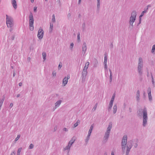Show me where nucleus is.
<instances>
[{
    "label": "nucleus",
    "mask_w": 155,
    "mask_h": 155,
    "mask_svg": "<svg viewBox=\"0 0 155 155\" xmlns=\"http://www.w3.org/2000/svg\"><path fill=\"white\" fill-rule=\"evenodd\" d=\"M127 141V136L126 135H125L123 136L121 141L122 149L123 151H124L125 150Z\"/></svg>",
    "instance_id": "6"
},
{
    "label": "nucleus",
    "mask_w": 155,
    "mask_h": 155,
    "mask_svg": "<svg viewBox=\"0 0 155 155\" xmlns=\"http://www.w3.org/2000/svg\"><path fill=\"white\" fill-rule=\"evenodd\" d=\"M11 155H15V153L14 152L11 153Z\"/></svg>",
    "instance_id": "56"
},
{
    "label": "nucleus",
    "mask_w": 155,
    "mask_h": 155,
    "mask_svg": "<svg viewBox=\"0 0 155 155\" xmlns=\"http://www.w3.org/2000/svg\"><path fill=\"white\" fill-rule=\"evenodd\" d=\"M44 31L41 28L39 29L38 34V37L39 39L42 38L44 35Z\"/></svg>",
    "instance_id": "8"
},
{
    "label": "nucleus",
    "mask_w": 155,
    "mask_h": 155,
    "mask_svg": "<svg viewBox=\"0 0 155 155\" xmlns=\"http://www.w3.org/2000/svg\"><path fill=\"white\" fill-rule=\"evenodd\" d=\"M71 147L68 144V145H67V146H66L64 148V150H69L70 149V147Z\"/></svg>",
    "instance_id": "28"
},
{
    "label": "nucleus",
    "mask_w": 155,
    "mask_h": 155,
    "mask_svg": "<svg viewBox=\"0 0 155 155\" xmlns=\"http://www.w3.org/2000/svg\"><path fill=\"white\" fill-rule=\"evenodd\" d=\"M42 57L43 59V61H44L45 60L46 58V54L45 52H43L42 53Z\"/></svg>",
    "instance_id": "22"
},
{
    "label": "nucleus",
    "mask_w": 155,
    "mask_h": 155,
    "mask_svg": "<svg viewBox=\"0 0 155 155\" xmlns=\"http://www.w3.org/2000/svg\"><path fill=\"white\" fill-rule=\"evenodd\" d=\"M80 122V120H78L77 121V122L74 124V127H77L78 125V123H79Z\"/></svg>",
    "instance_id": "31"
},
{
    "label": "nucleus",
    "mask_w": 155,
    "mask_h": 155,
    "mask_svg": "<svg viewBox=\"0 0 155 155\" xmlns=\"http://www.w3.org/2000/svg\"><path fill=\"white\" fill-rule=\"evenodd\" d=\"M13 76L14 77L15 75V70H13Z\"/></svg>",
    "instance_id": "48"
},
{
    "label": "nucleus",
    "mask_w": 155,
    "mask_h": 155,
    "mask_svg": "<svg viewBox=\"0 0 155 155\" xmlns=\"http://www.w3.org/2000/svg\"><path fill=\"white\" fill-rule=\"evenodd\" d=\"M82 28L83 31H84L85 29V23H84L82 25Z\"/></svg>",
    "instance_id": "30"
},
{
    "label": "nucleus",
    "mask_w": 155,
    "mask_h": 155,
    "mask_svg": "<svg viewBox=\"0 0 155 155\" xmlns=\"http://www.w3.org/2000/svg\"><path fill=\"white\" fill-rule=\"evenodd\" d=\"M34 147V145L33 144H31L30 145V146H29L28 148L29 149H32Z\"/></svg>",
    "instance_id": "38"
},
{
    "label": "nucleus",
    "mask_w": 155,
    "mask_h": 155,
    "mask_svg": "<svg viewBox=\"0 0 155 155\" xmlns=\"http://www.w3.org/2000/svg\"><path fill=\"white\" fill-rule=\"evenodd\" d=\"M93 128H94L93 125L92 124L91 126L90 127V129L88 131V134L91 135V134L92 133V130H93Z\"/></svg>",
    "instance_id": "19"
},
{
    "label": "nucleus",
    "mask_w": 155,
    "mask_h": 155,
    "mask_svg": "<svg viewBox=\"0 0 155 155\" xmlns=\"http://www.w3.org/2000/svg\"><path fill=\"white\" fill-rule=\"evenodd\" d=\"M89 64V62L87 61L86 62L85 65L88 67Z\"/></svg>",
    "instance_id": "45"
},
{
    "label": "nucleus",
    "mask_w": 155,
    "mask_h": 155,
    "mask_svg": "<svg viewBox=\"0 0 155 155\" xmlns=\"http://www.w3.org/2000/svg\"><path fill=\"white\" fill-rule=\"evenodd\" d=\"M70 78V76L69 74L67 75V77H65L63 80L62 85L63 86H64L67 84L68 79Z\"/></svg>",
    "instance_id": "9"
},
{
    "label": "nucleus",
    "mask_w": 155,
    "mask_h": 155,
    "mask_svg": "<svg viewBox=\"0 0 155 155\" xmlns=\"http://www.w3.org/2000/svg\"><path fill=\"white\" fill-rule=\"evenodd\" d=\"M14 38H15V37L14 36H13L12 37V40H14Z\"/></svg>",
    "instance_id": "60"
},
{
    "label": "nucleus",
    "mask_w": 155,
    "mask_h": 155,
    "mask_svg": "<svg viewBox=\"0 0 155 155\" xmlns=\"http://www.w3.org/2000/svg\"><path fill=\"white\" fill-rule=\"evenodd\" d=\"M137 16V12L135 11H134L131 13V16L130 17L129 21L134 22L136 20Z\"/></svg>",
    "instance_id": "7"
},
{
    "label": "nucleus",
    "mask_w": 155,
    "mask_h": 155,
    "mask_svg": "<svg viewBox=\"0 0 155 155\" xmlns=\"http://www.w3.org/2000/svg\"><path fill=\"white\" fill-rule=\"evenodd\" d=\"M63 130L64 131H68L67 129L66 128H64L63 129Z\"/></svg>",
    "instance_id": "49"
},
{
    "label": "nucleus",
    "mask_w": 155,
    "mask_h": 155,
    "mask_svg": "<svg viewBox=\"0 0 155 155\" xmlns=\"http://www.w3.org/2000/svg\"><path fill=\"white\" fill-rule=\"evenodd\" d=\"M74 44L73 43H72L71 44L70 46V48L71 49V50L72 49V48H73L74 47Z\"/></svg>",
    "instance_id": "41"
},
{
    "label": "nucleus",
    "mask_w": 155,
    "mask_h": 155,
    "mask_svg": "<svg viewBox=\"0 0 155 155\" xmlns=\"http://www.w3.org/2000/svg\"><path fill=\"white\" fill-rule=\"evenodd\" d=\"M151 78H152V83L153 84V85H154V79H153V75L151 73Z\"/></svg>",
    "instance_id": "40"
},
{
    "label": "nucleus",
    "mask_w": 155,
    "mask_h": 155,
    "mask_svg": "<svg viewBox=\"0 0 155 155\" xmlns=\"http://www.w3.org/2000/svg\"><path fill=\"white\" fill-rule=\"evenodd\" d=\"M6 24L8 28H11L14 25V22L13 19L12 18L9 16H8L7 15H6Z\"/></svg>",
    "instance_id": "4"
},
{
    "label": "nucleus",
    "mask_w": 155,
    "mask_h": 155,
    "mask_svg": "<svg viewBox=\"0 0 155 155\" xmlns=\"http://www.w3.org/2000/svg\"><path fill=\"white\" fill-rule=\"evenodd\" d=\"M76 140V137H72L71 140L69 141L68 144L70 145L71 147V146L72 144L74 143Z\"/></svg>",
    "instance_id": "13"
},
{
    "label": "nucleus",
    "mask_w": 155,
    "mask_h": 155,
    "mask_svg": "<svg viewBox=\"0 0 155 155\" xmlns=\"http://www.w3.org/2000/svg\"><path fill=\"white\" fill-rule=\"evenodd\" d=\"M104 68L105 69V70L106 71H107V64H104Z\"/></svg>",
    "instance_id": "37"
},
{
    "label": "nucleus",
    "mask_w": 155,
    "mask_h": 155,
    "mask_svg": "<svg viewBox=\"0 0 155 155\" xmlns=\"http://www.w3.org/2000/svg\"><path fill=\"white\" fill-rule=\"evenodd\" d=\"M21 148H19L18 149V151H17V155H19L20 154V153L21 151Z\"/></svg>",
    "instance_id": "36"
},
{
    "label": "nucleus",
    "mask_w": 155,
    "mask_h": 155,
    "mask_svg": "<svg viewBox=\"0 0 155 155\" xmlns=\"http://www.w3.org/2000/svg\"><path fill=\"white\" fill-rule=\"evenodd\" d=\"M110 46L111 48H113V45L112 44V43H111L110 45Z\"/></svg>",
    "instance_id": "63"
},
{
    "label": "nucleus",
    "mask_w": 155,
    "mask_h": 155,
    "mask_svg": "<svg viewBox=\"0 0 155 155\" xmlns=\"http://www.w3.org/2000/svg\"><path fill=\"white\" fill-rule=\"evenodd\" d=\"M143 63L142 58L140 57L138 59V63L137 68L138 73L140 75H142L143 74Z\"/></svg>",
    "instance_id": "1"
},
{
    "label": "nucleus",
    "mask_w": 155,
    "mask_h": 155,
    "mask_svg": "<svg viewBox=\"0 0 155 155\" xmlns=\"http://www.w3.org/2000/svg\"><path fill=\"white\" fill-rule=\"evenodd\" d=\"M80 33L78 32L77 35V40L78 41H80Z\"/></svg>",
    "instance_id": "33"
},
{
    "label": "nucleus",
    "mask_w": 155,
    "mask_h": 155,
    "mask_svg": "<svg viewBox=\"0 0 155 155\" xmlns=\"http://www.w3.org/2000/svg\"><path fill=\"white\" fill-rule=\"evenodd\" d=\"M100 1H97V10H99L100 9Z\"/></svg>",
    "instance_id": "27"
},
{
    "label": "nucleus",
    "mask_w": 155,
    "mask_h": 155,
    "mask_svg": "<svg viewBox=\"0 0 155 155\" xmlns=\"http://www.w3.org/2000/svg\"><path fill=\"white\" fill-rule=\"evenodd\" d=\"M137 143L135 144V145H134V147L135 148H137Z\"/></svg>",
    "instance_id": "52"
},
{
    "label": "nucleus",
    "mask_w": 155,
    "mask_h": 155,
    "mask_svg": "<svg viewBox=\"0 0 155 155\" xmlns=\"http://www.w3.org/2000/svg\"><path fill=\"white\" fill-rule=\"evenodd\" d=\"M62 102V101L60 100L58 101L55 104V109L58 107Z\"/></svg>",
    "instance_id": "15"
},
{
    "label": "nucleus",
    "mask_w": 155,
    "mask_h": 155,
    "mask_svg": "<svg viewBox=\"0 0 155 155\" xmlns=\"http://www.w3.org/2000/svg\"><path fill=\"white\" fill-rule=\"evenodd\" d=\"M155 50V45H153L152 47V49L151 50V52L152 53H153Z\"/></svg>",
    "instance_id": "34"
},
{
    "label": "nucleus",
    "mask_w": 155,
    "mask_h": 155,
    "mask_svg": "<svg viewBox=\"0 0 155 155\" xmlns=\"http://www.w3.org/2000/svg\"><path fill=\"white\" fill-rule=\"evenodd\" d=\"M133 23H134V22H133L129 21V23H130V25H131V26H132V27H133Z\"/></svg>",
    "instance_id": "46"
},
{
    "label": "nucleus",
    "mask_w": 155,
    "mask_h": 155,
    "mask_svg": "<svg viewBox=\"0 0 155 155\" xmlns=\"http://www.w3.org/2000/svg\"><path fill=\"white\" fill-rule=\"evenodd\" d=\"M62 67V63L61 62H60L58 66V69L60 70L61 67Z\"/></svg>",
    "instance_id": "35"
},
{
    "label": "nucleus",
    "mask_w": 155,
    "mask_h": 155,
    "mask_svg": "<svg viewBox=\"0 0 155 155\" xmlns=\"http://www.w3.org/2000/svg\"><path fill=\"white\" fill-rule=\"evenodd\" d=\"M140 91L139 90H138L137 92V97H138L139 96Z\"/></svg>",
    "instance_id": "44"
},
{
    "label": "nucleus",
    "mask_w": 155,
    "mask_h": 155,
    "mask_svg": "<svg viewBox=\"0 0 155 155\" xmlns=\"http://www.w3.org/2000/svg\"><path fill=\"white\" fill-rule=\"evenodd\" d=\"M112 123H110L104 137V139L103 141V142L104 143H106L110 135V132L112 127Z\"/></svg>",
    "instance_id": "2"
},
{
    "label": "nucleus",
    "mask_w": 155,
    "mask_h": 155,
    "mask_svg": "<svg viewBox=\"0 0 155 155\" xmlns=\"http://www.w3.org/2000/svg\"><path fill=\"white\" fill-rule=\"evenodd\" d=\"M148 9V8H147L146 10H145L144 11H143L142 12L141 15H140V17H142L143 15H144V14L146 13L147 12V10Z\"/></svg>",
    "instance_id": "21"
},
{
    "label": "nucleus",
    "mask_w": 155,
    "mask_h": 155,
    "mask_svg": "<svg viewBox=\"0 0 155 155\" xmlns=\"http://www.w3.org/2000/svg\"><path fill=\"white\" fill-rule=\"evenodd\" d=\"M114 97H112L110 101L109 104V106L108 107V111H109L111 110V108H112V106L113 105V103L114 100Z\"/></svg>",
    "instance_id": "11"
},
{
    "label": "nucleus",
    "mask_w": 155,
    "mask_h": 155,
    "mask_svg": "<svg viewBox=\"0 0 155 155\" xmlns=\"http://www.w3.org/2000/svg\"><path fill=\"white\" fill-rule=\"evenodd\" d=\"M90 136L91 135L88 134L87 137V138L85 140V142L86 144L87 143L88 141L90 138Z\"/></svg>",
    "instance_id": "24"
},
{
    "label": "nucleus",
    "mask_w": 155,
    "mask_h": 155,
    "mask_svg": "<svg viewBox=\"0 0 155 155\" xmlns=\"http://www.w3.org/2000/svg\"><path fill=\"white\" fill-rule=\"evenodd\" d=\"M88 67L87 66H86L85 65L84 68V69L83 70H84L87 71V70L88 68Z\"/></svg>",
    "instance_id": "42"
},
{
    "label": "nucleus",
    "mask_w": 155,
    "mask_h": 155,
    "mask_svg": "<svg viewBox=\"0 0 155 155\" xmlns=\"http://www.w3.org/2000/svg\"><path fill=\"white\" fill-rule=\"evenodd\" d=\"M87 74V71H86L83 70L82 72V75H81V80L82 82H84V81L86 76Z\"/></svg>",
    "instance_id": "10"
},
{
    "label": "nucleus",
    "mask_w": 155,
    "mask_h": 155,
    "mask_svg": "<svg viewBox=\"0 0 155 155\" xmlns=\"http://www.w3.org/2000/svg\"><path fill=\"white\" fill-rule=\"evenodd\" d=\"M22 83L21 82H20L19 83V86L21 87L22 86Z\"/></svg>",
    "instance_id": "54"
},
{
    "label": "nucleus",
    "mask_w": 155,
    "mask_h": 155,
    "mask_svg": "<svg viewBox=\"0 0 155 155\" xmlns=\"http://www.w3.org/2000/svg\"><path fill=\"white\" fill-rule=\"evenodd\" d=\"M143 113V126L145 127L146 126L147 124L148 120L147 114V109L146 107H144L142 111Z\"/></svg>",
    "instance_id": "3"
},
{
    "label": "nucleus",
    "mask_w": 155,
    "mask_h": 155,
    "mask_svg": "<svg viewBox=\"0 0 155 155\" xmlns=\"http://www.w3.org/2000/svg\"><path fill=\"white\" fill-rule=\"evenodd\" d=\"M107 55L105 54L104 64H107Z\"/></svg>",
    "instance_id": "26"
},
{
    "label": "nucleus",
    "mask_w": 155,
    "mask_h": 155,
    "mask_svg": "<svg viewBox=\"0 0 155 155\" xmlns=\"http://www.w3.org/2000/svg\"><path fill=\"white\" fill-rule=\"evenodd\" d=\"M37 7H35L34 8V11L35 12H36L37 11Z\"/></svg>",
    "instance_id": "47"
},
{
    "label": "nucleus",
    "mask_w": 155,
    "mask_h": 155,
    "mask_svg": "<svg viewBox=\"0 0 155 155\" xmlns=\"http://www.w3.org/2000/svg\"><path fill=\"white\" fill-rule=\"evenodd\" d=\"M52 74L53 76H56V72L55 71L52 72Z\"/></svg>",
    "instance_id": "43"
},
{
    "label": "nucleus",
    "mask_w": 155,
    "mask_h": 155,
    "mask_svg": "<svg viewBox=\"0 0 155 155\" xmlns=\"http://www.w3.org/2000/svg\"><path fill=\"white\" fill-rule=\"evenodd\" d=\"M126 155H128L129 154V153L130 151V149L131 148H130L128 147H126Z\"/></svg>",
    "instance_id": "23"
},
{
    "label": "nucleus",
    "mask_w": 155,
    "mask_h": 155,
    "mask_svg": "<svg viewBox=\"0 0 155 155\" xmlns=\"http://www.w3.org/2000/svg\"><path fill=\"white\" fill-rule=\"evenodd\" d=\"M109 72L110 73V79H109V81L110 82H111L112 81L113 76L112 74V72L111 69H109Z\"/></svg>",
    "instance_id": "16"
},
{
    "label": "nucleus",
    "mask_w": 155,
    "mask_h": 155,
    "mask_svg": "<svg viewBox=\"0 0 155 155\" xmlns=\"http://www.w3.org/2000/svg\"><path fill=\"white\" fill-rule=\"evenodd\" d=\"M115 93H114V94L113 95V96H112V97H115Z\"/></svg>",
    "instance_id": "62"
},
{
    "label": "nucleus",
    "mask_w": 155,
    "mask_h": 155,
    "mask_svg": "<svg viewBox=\"0 0 155 155\" xmlns=\"http://www.w3.org/2000/svg\"><path fill=\"white\" fill-rule=\"evenodd\" d=\"M111 155H114V153L113 152H112L111 153Z\"/></svg>",
    "instance_id": "64"
},
{
    "label": "nucleus",
    "mask_w": 155,
    "mask_h": 155,
    "mask_svg": "<svg viewBox=\"0 0 155 155\" xmlns=\"http://www.w3.org/2000/svg\"><path fill=\"white\" fill-rule=\"evenodd\" d=\"M71 16V15L70 13H68V17H70Z\"/></svg>",
    "instance_id": "59"
},
{
    "label": "nucleus",
    "mask_w": 155,
    "mask_h": 155,
    "mask_svg": "<svg viewBox=\"0 0 155 155\" xmlns=\"http://www.w3.org/2000/svg\"><path fill=\"white\" fill-rule=\"evenodd\" d=\"M20 135H18L17 136V137L15 139V141H17L20 138Z\"/></svg>",
    "instance_id": "39"
},
{
    "label": "nucleus",
    "mask_w": 155,
    "mask_h": 155,
    "mask_svg": "<svg viewBox=\"0 0 155 155\" xmlns=\"http://www.w3.org/2000/svg\"><path fill=\"white\" fill-rule=\"evenodd\" d=\"M13 106V104L12 103H11L10 104L9 107H11V108Z\"/></svg>",
    "instance_id": "50"
},
{
    "label": "nucleus",
    "mask_w": 155,
    "mask_h": 155,
    "mask_svg": "<svg viewBox=\"0 0 155 155\" xmlns=\"http://www.w3.org/2000/svg\"><path fill=\"white\" fill-rule=\"evenodd\" d=\"M141 17L140 18L139 17V22L140 23H141Z\"/></svg>",
    "instance_id": "55"
},
{
    "label": "nucleus",
    "mask_w": 155,
    "mask_h": 155,
    "mask_svg": "<svg viewBox=\"0 0 155 155\" xmlns=\"http://www.w3.org/2000/svg\"><path fill=\"white\" fill-rule=\"evenodd\" d=\"M149 100L150 101H151L152 100V97H149Z\"/></svg>",
    "instance_id": "51"
},
{
    "label": "nucleus",
    "mask_w": 155,
    "mask_h": 155,
    "mask_svg": "<svg viewBox=\"0 0 155 155\" xmlns=\"http://www.w3.org/2000/svg\"><path fill=\"white\" fill-rule=\"evenodd\" d=\"M29 18V28L31 31H32L34 28L33 26L34 19L32 13L31 12L30 13Z\"/></svg>",
    "instance_id": "5"
},
{
    "label": "nucleus",
    "mask_w": 155,
    "mask_h": 155,
    "mask_svg": "<svg viewBox=\"0 0 155 155\" xmlns=\"http://www.w3.org/2000/svg\"><path fill=\"white\" fill-rule=\"evenodd\" d=\"M137 114H138V115L140 114V110H139V111H137Z\"/></svg>",
    "instance_id": "61"
},
{
    "label": "nucleus",
    "mask_w": 155,
    "mask_h": 155,
    "mask_svg": "<svg viewBox=\"0 0 155 155\" xmlns=\"http://www.w3.org/2000/svg\"><path fill=\"white\" fill-rule=\"evenodd\" d=\"M81 0H78V4H81Z\"/></svg>",
    "instance_id": "57"
},
{
    "label": "nucleus",
    "mask_w": 155,
    "mask_h": 155,
    "mask_svg": "<svg viewBox=\"0 0 155 155\" xmlns=\"http://www.w3.org/2000/svg\"><path fill=\"white\" fill-rule=\"evenodd\" d=\"M12 3L15 9H16L17 7L16 2L15 0H12Z\"/></svg>",
    "instance_id": "14"
},
{
    "label": "nucleus",
    "mask_w": 155,
    "mask_h": 155,
    "mask_svg": "<svg viewBox=\"0 0 155 155\" xmlns=\"http://www.w3.org/2000/svg\"><path fill=\"white\" fill-rule=\"evenodd\" d=\"M50 29L51 30H50V32H51L53 29V24L51 22H50Z\"/></svg>",
    "instance_id": "25"
},
{
    "label": "nucleus",
    "mask_w": 155,
    "mask_h": 155,
    "mask_svg": "<svg viewBox=\"0 0 155 155\" xmlns=\"http://www.w3.org/2000/svg\"><path fill=\"white\" fill-rule=\"evenodd\" d=\"M87 49V47L86 43L85 42L83 43L82 47L83 53L84 54H85V52Z\"/></svg>",
    "instance_id": "12"
},
{
    "label": "nucleus",
    "mask_w": 155,
    "mask_h": 155,
    "mask_svg": "<svg viewBox=\"0 0 155 155\" xmlns=\"http://www.w3.org/2000/svg\"><path fill=\"white\" fill-rule=\"evenodd\" d=\"M133 145L132 143V142L130 141H128L127 143L126 147H128L130 148H131Z\"/></svg>",
    "instance_id": "17"
},
{
    "label": "nucleus",
    "mask_w": 155,
    "mask_h": 155,
    "mask_svg": "<svg viewBox=\"0 0 155 155\" xmlns=\"http://www.w3.org/2000/svg\"><path fill=\"white\" fill-rule=\"evenodd\" d=\"M52 21L53 22H55V16L54 14L52 15Z\"/></svg>",
    "instance_id": "29"
},
{
    "label": "nucleus",
    "mask_w": 155,
    "mask_h": 155,
    "mask_svg": "<svg viewBox=\"0 0 155 155\" xmlns=\"http://www.w3.org/2000/svg\"><path fill=\"white\" fill-rule=\"evenodd\" d=\"M129 111L130 112H131L132 111V109L130 107L129 108Z\"/></svg>",
    "instance_id": "58"
},
{
    "label": "nucleus",
    "mask_w": 155,
    "mask_h": 155,
    "mask_svg": "<svg viewBox=\"0 0 155 155\" xmlns=\"http://www.w3.org/2000/svg\"><path fill=\"white\" fill-rule=\"evenodd\" d=\"M97 103L95 105L94 107H93V108L92 109V110H93V111H95L96 110V109L97 107Z\"/></svg>",
    "instance_id": "32"
},
{
    "label": "nucleus",
    "mask_w": 155,
    "mask_h": 155,
    "mask_svg": "<svg viewBox=\"0 0 155 155\" xmlns=\"http://www.w3.org/2000/svg\"><path fill=\"white\" fill-rule=\"evenodd\" d=\"M57 127H55L54 128V131H55L56 130H57Z\"/></svg>",
    "instance_id": "53"
},
{
    "label": "nucleus",
    "mask_w": 155,
    "mask_h": 155,
    "mask_svg": "<svg viewBox=\"0 0 155 155\" xmlns=\"http://www.w3.org/2000/svg\"><path fill=\"white\" fill-rule=\"evenodd\" d=\"M117 106L116 104H115L114 105L113 107V112L114 114H115L117 111Z\"/></svg>",
    "instance_id": "20"
},
{
    "label": "nucleus",
    "mask_w": 155,
    "mask_h": 155,
    "mask_svg": "<svg viewBox=\"0 0 155 155\" xmlns=\"http://www.w3.org/2000/svg\"><path fill=\"white\" fill-rule=\"evenodd\" d=\"M147 93L148 94V97H152L151 94V90L150 87H148L147 90Z\"/></svg>",
    "instance_id": "18"
}]
</instances>
